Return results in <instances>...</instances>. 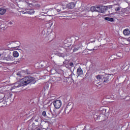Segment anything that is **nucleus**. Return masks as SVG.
<instances>
[{"instance_id":"1","label":"nucleus","mask_w":130,"mask_h":130,"mask_svg":"<svg viewBox=\"0 0 130 130\" xmlns=\"http://www.w3.org/2000/svg\"><path fill=\"white\" fill-rule=\"evenodd\" d=\"M34 79V77H25L23 78L21 80V83L20 84L15 83V85L12 87V90L17 88H19V87H21V86H25L26 85H28V84H30V83H32Z\"/></svg>"},{"instance_id":"2","label":"nucleus","mask_w":130,"mask_h":130,"mask_svg":"<svg viewBox=\"0 0 130 130\" xmlns=\"http://www.w3.org/2000/svg\"><path fill=\"white\" fill-rule=\"evenodd\" d=\"M22 14H29V15H33L35 13V11L33 9L26 8L25 10L20 11Z\"/></svg>"},{"instance_id":"3","label":"nucleus","mask_w":130,"mask_h":130,"mask_svg":"<svg viewBox=\"0 0 130 130\" xmlns=\"http://www.w3.org/2000/svg\"><path fill=\"white\" fill-rule=\"evenodd\" d=\"M61 101L56 100L53 102V105L56 109H59L60 107H61Z\"/></svg>"},{"instance_id":"4","label":"nucleus","mask_w":130,"mask_h":130,"mask_svg":"<svg viewBox=\"0 0 130 130\" xmlns=\"http://www.w3.org/2000/svg\"><path fill=\"white\" fill-rule=\"evenodd\" d=\"M112 78H113V75L112 74H109L106 75L104 77L103 79V82L105 83L106 82H108V81H110V80H111Z\"/></svg>"},{"instance_id":"5","label":"nucleus","mask_w":130,"mask_h":130,"mask_svg":"<svg viewBox=\"0 0 130 130\" xmlns=\"http://www.w3.org/2000/svg\"><path fill=\"white\" fill-rule=\"evenodd\" d=\"M75 7H76V3H75V2L69 3L67 5L68 9H74Z\"/></svg>"},{"instance_id":"6","label":"nucleus","mask_w":130,"mask_h":130,"mask_svg":"<svg viewBox=\"0 0 130 130\" xmlns=\"http://www.w3.org/2000/svg\"><path fill=\"white\" fill-rule=\"evenodd\" d=\"M76 74L78 77H81V76H83V70H82L81 67H79L77 69Z\"/></svg>"},{"instance_id":"7","label":"nucleus","mask_w":130,"mask_h":130,"mask_svg":"<svg viewBox=\"0 0 130 130\" xmlns=\"http://www.w3.org/2000/svg\"><path fill=\"white\" fill-rule=\"evenodd\" d=\"M58 9H54V11H56L58 13H59L61 11L64 10L65 6L64 5H59L58 6Z\"/></svg>"},{"instance_id":"8","label":"nucleus","mask_w":130,"mask_h":130,"mask_svg":"<svg viewBox=\"0 0 130 130\" xmlns=\"http://www.w3.org/2000/svg\"><path fill=\"white\" fill-rule=\"evenodd\" d=\"M25 4H26V7L27 8H32L33 7V4H32V1L31 0H27L26 1H24Z\"/></svg>"},{"instance_id":"9","label":"nucleus","mask_w":130,"mask_h":130,"mask_svg":"<svg viewBox=\"0 0 130 130\" xmlns=\"http://www.w3.org/2000/svg\"><path fill=\"white\" fill-rule=\"evenodd\" d=\"M96 9H100V7H91L90 8V11L91 12H97L98 13H100L101 12V10H97Z\"/></svg>"},{"instance_id":"10","label":"nucleus","mask_w":130,"mask_h":130,"mask_svg":"<svg viewBox=\"0 0 130 130\" xmlns=\"http://www.w3.org/2000/svg\"><path fill=\"white\" fill-rule=\"evenodd\" d=\"M122 12L124 14H129L130 13V8L127 7L126 8H124L122 9Z\"/></svg>"},{"instance_id":"11","label":"nucleus","mask_w":130,"mask_h":130,"mask_svg":"<svg viewBox=\"0 0 130 130\" xmlns=\"http://www.w3.org/2000/svg\"><path fill=\"white\" fill-rule=\"evenodd\" d=\"M123 34H124V35H125V36H127L128 35H130L129 29H128V28L124 29L123 31Z\"/></svg>"},{"instance_id":"12","label":"nucleus","mask_w":130,"mask_h":130,"mask_svg":"<svg viewBox=\"0 0 130 130\" xmlns=\"http://www.w3.org/2000/svg\"><path fill=\"white\" fill-rule=\"evenodd\" d=\"M7 94H5V96H6L7 97V99H9V100H11V98H12V96L13 94H12V93L9 92V91H6Z\"/></svg>"},{"instance_id":"13","label":"nucleus","mask_w":130,"mask_h":130,"mask_svg":"<svg viewBox=\"0 0 130 130\" xmlns=\"http://www.w3.org/2000/svg\"><path fill=\"white\" fill-rule=\"evenodd\" d=\"M8 104H7V102L6 101H3L2 102H0V107H3L4 106H7Z\"/></svg>"},{"instance_id":"14","label":"nucleus","mask_w":130,"mask_h":130,"mask_svg":"<svg viewBox=\"0 0 130 130\" xmlns=\"http://www.w3.org/2000/svg\"><path fill=\"white\" fill-rule=\"evenodd\" d=\"M7 12V10L4 8H0V15H5Z\"/></svg>"},{"instance_id":"15","label":"nucleus","mask_w":130,"mask_h":130,"mask_svg":"<svg viewBox=\"0 0 130 130\" xmlns=\"http://www.w3.org/2000/svg\"><path fill=\"white\" fill-rule=\"evenodd\" d=\"M13 56H14V57H18L19 53L17 51H14L13 52Z\"/></svg>"},{"instance_id":"16","label":"nucleus","mask_w":130,"mask_h":130,"mask_svg":"<svg viewBox=\"0 0 130 130\" xmlns=\"http://www.w3.org/2000/svg\"><path fill=\"white\" fill-rule=\"evenodd\" d=\"M5 86H3L0 87V93H3L4 92H6V91H7V90L6 89V88H5Z\"/></svg>"},{"instance_id":"17","label":"nucleus","mask_w":130,"mask_h":130,"mask_svg":"<svg viewBox=\"0 0 130 130\" xmlns=\"http://www.w3.org/2000/svg\"><path fill=\"white\" fill-rule=\"evenodd\" d=\"M105 20L109 22H113V18L110 17H105Z\"/></svg>"},{"instance_id":"18","label":"nucleus","mask_w":130,"mask_h":130,"mask_svg":"<svg viewBox=\"0 0 130 130\" xmlns=\"http://www.w3.org/2000/svg\"><path fill=\"white\" fill-rule=\"evenodd\" d=\"M117 56H118V57H122V53H118L117 54Z\"/></svg>"},{"instance_id":"19","label":"nucleus","mask_w":130,"mask_h":130,"mask_svg":"<svg viewBox=\"0 0 130 130\" xmlns=\"http://www.w3.org/2000/svg\"><path fill=\"white\" fill-rule=\"evenodd\" d=\"M101 2L103 4H105L108 3V0H102Z\"/></svg>"},{"instance_id":"20","label":"nucleus","mask_w":130,"mask_h":130,"mask_svg":"<svg viewBox=\"0 0 130 130\" xmlns=\"http://www.w3.org/2000/svg\"><path fill=\"white\" fill-rule=\"evenodd\" d=\"M96 79H97V80H101V75H99L98 76H95Z\"/></svg>"},{"instance_id":"21","label":"nucleus","mask_w":130,"mask_h":130,"mask_svg":"<svg viewBox=\"0 0 130 130\" xmlns=\"http://www.w3.org/2000/svg\"><path fill=\"white\" fill-rule=\"evenodd\" d=\"M42 115L43 116H44V117H46V112L45 111H44L42 112Z\"/></svg>"},{"instance_id":"22","label":"nucleus","mask_w":130,"mask_h":130,"mask_svg":"<svg viewBox=\"0 0 130 130\" xmlns=\"http://www.w3.org/2000/svg\"><path fill=\"white\" fill-rule=\"evenodd\" d=\"M120 8H119V7H116L115 8L116 12H118V11H120Z\"/></svg>"},{"instance_id":"23","label":"nucleus","mask_w":130,"mask_h":130,"mask_svg":"<svg viewBox=\"0 0 130 130\" xmlns=\"http://www.w3.org/2000/svg\"><path fill=\"white\" fill-rule=\"evenodd\" d=\"M117 2V4H121V0H115Z\"/></svg>"},{"instance_id":"24","label":"nucleus","mask_w":130,"mask_h":130,"mask_svg":"<svg viewBox=\"0 0 130 130\" xmlns=\"http://www.w3.org/2000/svg\"><path fill=\"white\" fill-rule=\"evenodd\" d=\"M77 50H79V48H75L73 49V52H76V51H77Z\"/></svg>"},{"instance_id":"25","label":"nucleus","mask_w":130,"mask_h":130,"mask_svg":"<svg viewBox=\"0 0 130 130\" xmlns=\"http://www.w3.org/2000/svg\"><path fill=\"white\" fill-rule=\"evenodd\" d=\"M9 59L8 60H12V58H13V57L12 56H8Z\"/></svg>"},{"instance_id":"26","label":"nucleus","mask_w":130,"mask_h":130,"mask_svg":"<svg viewBox=\"0 0 130 130\" xmlns=\"http://www.w3.org/2000/svg\"><path fill=\"white\" fill-rule=\"evenodd\" d=\"M98 16H99V13H97L96 15H93V17H94V18H96V17H98Z\"/></svg>"},{"instance_id":"27","label":"nucleus","mask_w":130,"mask_h":130,"mask_svg":"<svg viewBox=\"0 0 130 130\" xmlns=\"http://www.w3.org/2000/svg\"><path fill=\"white\" fill-rule=\"evenodd\" d=\"M70 66L71 67H73V66H74V63L71 62V63H70Z\"/></svg>"},{"instance_id":"28","label":"nucleus","mask_w":130,"mask_h":130,"mask_svg":"<svg viewBox=\"0 0 130 130\" xmlns=\"http://www.w3.org/2000/svg\"><path fill=\"white\" fill-rule=\"evenodd\" d=\"M115 67H116V66H114V64L112 65V68H115Z\"/></svg>"},{"instance_id":"29","label":"nucleus","mask_w":130,"mask_h":130,"mask_svg":"<svg viewBox=\"0 0 130 130\" xmlns=\"http://www.w3.org/2000/svg\"><path fill=\"white\" fill-rule=\"evenodd\" d=\"M9 24H10V25H13V22H12V21L9 22Z\"/></svg>"},{"instance_id":"30","label":"nucleus","mask_w":130,"mask_h":130,"mask_svg":"<svg viewBox=\"0 0 130 130\" xmlns=\"http://www.w3.org/2000/svg\"><path fill=\"white\" fill-rule=\"evenodd\" d=\"M127 41H128V42H130V38H128L127 39Z\"/></svg>"},{"instance_id":"31","label":"nucleus","mask_w":130,"mask_h":130,"mask_svg":"<svg viewBox=\"0 0 130 130\" xmlns=\"http://www.w3.org/2000/svg\"><path fill=\"white\" fill-rule=\"evenodd\" d=\"M17 76H21V73H18L17 74Z\"/></svg>"},{"instance_id":"32","label":"nucleus","mask_w":130,"mask_h":130,"mask_svg":"<svg viewBox=\"0 0 130 130\" xmlns=\"http://www.w3.org/2000/svg\"><path fill=\"white\" fill-rule=\"evenodd\" d=\"M35 121H36V122H38V119H35Z\"/></svg>"},{"instance_id":"33","label":"nucleus","mask_w":130,"mask_h":130,"mask_svg":"<svg viewBox=\"0 0 130 130\" xmlns=\"http://www.w3.org/2000/svg\"><path fill=\"white\" fill-rule=\"evenodd\" d=\"M37 130H41V129L40 128H38Z\"/></svg>"},{"instance_id":"34","label":"nucleus","mask_w":130,"mask_h":130,"mask_svg":"<svg viewBox=\"0 0 130 130\" xmlns=\"http://www.w3.org/2000/svg\"><path fill=\"white\" fill-rule=\"evenodd\" d=\"M96 14V12H94V13H93V15H94V14Z\"/></svg>"},{"instance_id":"35","label":"nucleus","mask_w":130,"mask_h":130,"mask_svg":"<svg viewBox=\"0 0 130 130\" xmlns=\"http://www.w3.org/2000/svg\"><path fill=\"white\" fill-rule=\"evenodd\" d=\"M2 56V54H0V57Z\"/></svg>"},{"instance_id":"36","label":"nucleus","mask_w":130,"mask_h":130,"mask_svg":"<svg viewBox=\"0 0 130 130\" xmlns=\"http://www.w3.org/2000/svg\"><path fill=\"white\" fill-rule=\"evenodd\" d=\"M110 70H111V71H112V68H110Z\"/></svg>"}]
</instances>
